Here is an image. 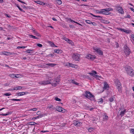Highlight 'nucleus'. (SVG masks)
I'll use <instances>...</instances> for the list:
<instances>
[{
    "mask_svg": "<svg viewBox=\"0 0 134 134\" xmlns=\"http://www.w3.org/2000/svg\"><path fill=\"white\" fill-rule=\"evenodd\" d=\"M85 96L87 98L90 99L91 101L94 100V96L89 91H86L85 92Z\"/></svg>",
    "mask_w": 134,
    "mask_h": 134,
    "instance_id": "1",
    "label": "nucleus"
},
{
    "mask_svg": "<svg viewBox=\"0 0 134 134\" xmlns=\"http://www.w3.org/2000/svg\"><path fill=\"white\" fill-rule=\"evenodd\" d=\"M124 51L126 56H128L131 52L129 48L126 45H125L124 47Z\"/></svg>",
    "mask_w": 134,
    "mask_h": 134,
    "instance_id": "2",
    "label": "nucleus"
},
{
    "mask_svg": "<svg viewBox=\"0 0 134 134\" xmlns=\"http://www.w3.org/2000/svg\"><path fill=\"white\" fill-rule=\"evenodd\" d=\"M88 74H90V75L93 76L94 77L96 78L97 80H99L98 78H101V76H99L97 75V73L96 71H93L92 72H89Z\"/></svg>",
    "mask_w": 134,
    "mask_h": 134,
    "instance_id": "3",
    "label": "nucleus"
},
{
    "mask_svg": "<svg viewBox=\"0 0 134 134\" xmlns=\"http://www.w3.org/2000/svg\"><path fill=\"white\" fill-rule=\"evenodd\" d=\"M115 83L119 91L120 92H122L121 84L119 82V80H116Z\"/></svg>",
    "mask_w": 134,
    "mask_h": 134,
    "instance_id": "4",
    "label": "nucleus"
},
{
    "mask_svg": "<svg viewBox=\"0 0 134 134\" xmlns=\"http://www.w3.org/2000/svg\"><path fill=\"white\" fill-rule=\"evenodd\" d=\"M72 58L75 61H79L80 59V55L77 53L73 54L72 56Z\"/></svg>",
    "mask_w": 134,
    "mask_h": 134,
    "instance_id": "5",
    "label": "nucleus"
},
{
    "mask_svg": "<svg viewBox=\"0 0 134 134\" xmlns=\"http://www.w3.org/2000/svg\"><path fill=\"white\" fill-rule=\"evenodd\" d=\"M94 50L99 55H103V52L99 48H94Z\"/></svg>",
    "mask_w": 134,
    "mask_h": 134,
    "instance_id": "6",
    "label": "nucleus"
},
{
    "mask_svg": "<svg viewBox=\"0 0 134 134\" xmlns=\"http://www.w3.org/2000/svg\"><path fill=\"white\" fill-rule=\"evenodd\" d=\"M59 82V80L54 79L53 81L52 80H51L50 81V84H51L52 86H56Z\"/></svg>",
    "mask_w": 134,
    "mask_h": 134,
    "instance_id": "7",
    "label": "nucleus"
},
{
    "mask_svg": "<svg viewBox=\"0 0 134 134\" xmlns=\"http://www.w3.org/2000/svg\"><path fill=\"white\" fill-rule=\"evenodd\" d=\"M113 10V9L111 8H106L101 9V14H105L106 11H109Z\"/></svg>",
    "mask_w": 134,
    "mask_h": 134,
    "instance_id": "8",
    "label": "nucleus"
},
{
    "mask_svg": "<svg viewBox=\"0 0 134 134\" xmlns=\"http://www.w3.org/2000/svg\"><path fill=\"white\" fill-rule=\"evenodd\" d=\"M116 9L119 12L122 14H124V12L121 7H120L119 6H117L116 7Z\"/></svg>",
    "mask_w": 134,
    "mask_h": 134,
    "instance_id": "9",
    "label": "nucleus"
},
{
    "mask_svg": "<svg viewBox=\"0 0 134 134\" xmlns=\"http://www.w3.org/2000/svg\"><path fill=\"white\" fill-rule=\"evenodd\" d=\"M57 110L58 111L64 113L65 112V110L63 108L59 106H58L56 108Z\"/></svg>",
    "mask_w": 134,
    "mask_h": 134,
    "instance_id": "10",
    "label": "nucleus"
},
{
    "mask_svg": "<svg viewBox=\"0 0 134 134\" xmlns=\"http://www.w3.org/2000/svg\"><path fill=\"white\" fill-rule=\"evenodd\" d=\"M50 81L48 80L44 81H41L39 82V83L41 85H46L47 84H50Z\"/></svg>",
    "mask_w": 134,
    "mask_h": 134,
    "instance_id": "11",
    "label": "nucleus"
},
{
    "mask_svg": "<svg viewBox=\"0 0 134 134\" xmlns=\"http://www.w3.org/2000/svg\"><path fill=\"white\" fill-rule=\"evenodd\" d=\"M86 58L88 59H90L92 60H93L95 59V57L93 55L88 54L87 55Z\"/></svg>",
    "mask_w": 134,
    "mask_h": 134,
    "instance_id": "12",
    "label": "nucleus"
},
{
    "mask_svg": "<svg viewBox=\"0 0 134 134\" xmlns=\"http://www.w3.org/2000/svg\"><path fill=\"white\" fill-rule=\"evenodd\" d=\"M132 68L130 66H127L125 69V70L127 72V73H128L130 71L132 70Z\"/></svg>",
    "mask_w": 134,
    "mask_h": 134,
    "instance_id": "13",
    "label": "nucleus"
},
{
    "mask_svg": "<svg viewBox=\"0 0 134 134\" xmlns=\"http://www.w3.org/2000/svg\"><path fill=\"white\" fill-rule=\"evenodd\" d=\"M127 73L130 76L132 77L134 75V71L132 69V70L130 71Z\"/></svg>",
    "mask_w": 134,
    "mask_h": 134,
    "instance_id": "14",
    "label": "nucleus"
},
{
    "mask_svg": "<svg viewBox=\"0 0 134 134\" xmlns=\"http://www.w3.org/2000/svg\"><path fill=\"white\" fill-rule=\"evenodd\" d=\"M27 92H19L17 93L16 94L18 96H19L23 95H24L25 94H26V93H27Z\"/></svg>",
    "mask_w": 134,
    "mask_h": 134,
    "instance_id": "15",
    "label": "nucleus"
},
{
    "mask_svg": "<svg viewBox=\"0 0 134 134\" xmlns=\"http://www.w3.org/2000/svg\"><path fill=\"white\" fill-rule=\"evenodd\" d=\"M126 112V110L125 109L123 111H121L120 115L121 116V117H122V116H124V114Z\"/></svg>",
    "mask_w": 134,
    "mask_h": 134,
    "instance_id": "16",
    "label": "nucleus"
},
{
    "mask_svg": "<svg viewBox=\"0 0 134 134\" xmlns=\"http://www.w3.org/2000/svg\"><path fill=\"white\" fill-rule=\"evenodd\" d=\"M108 87V86L107 82H105L104 83V86L103 88L104 89H106Z\"/></svg>",
    "mask_w": 134,
    "mask_h": 134,
    "instance_id": "17",
    "label": "nucleus"
},
{
    "mask_svg": "<svg viewBox=\"0 0 134 134\" xmlns=\"http://www.w3.org/2000/svg\"><path fill=\"white\" fill-rule=\"evenodd\" d=\"M22 88V87L21 86H18L15 87L14 88L12 89V90H18L21 89Z\"/></svg>",
    "mask_w": 134,
    "mask_h": 134,
    "instance_id": "18",
    "label": "nucleus"
},
{
    "mask_svg": "<svg viewBox=\"0 0 134 134\" xmlns=\"http://www.w3.org/2000/svg\"><path fill=\"white\" fill-rule=\"evenodd\" d=\"M35 2L37 4H39L41 5H44L45 4V3L40 1H35Z\"/></svg>",
    "mask_w": 134,
    "mask_h": 134,
    "instance_id": "19",
    "label": "nucleus"
},
{
    "mask_svg": "<svg viewBox=\"0 0 134 134\" xmlns=\"http://www.w3.org/2000/svg\"><path fill=\"white\" fill-rule=\"evenodd\" d=\"M53 106L52 105H50L49 106H48L47 107V108H49V109H50V110H54L56 108L55 107H53Z\"/></svg>",
    "mask_w": 134,
    "mask_h": 134,
    "instance_id": "20",
    "label": "nucleus"
},
{
    "mask_svg": "<svg viewBox=\"0 0 134 134\" xmlns=\"http://www.w3.org/2000/svg\"><path fill=\"white\" fill-rule=\"evenodd\" d=\"M70 82H71L73 83L74 84L77 85H79V83L76 82V81L73 80H70Z\"/></svg>",
    "mask_w": 134,
    "mask_h": 134,
    "instance_id": "21",
    "label": "nucleus"
},
{
    "mask_svg": "<svg viewBox=\"0 0 134 134\" xmlns=\"http://www.w3.org/2000/svg\"><path fill=\"white\" fill-rule=\"evenodd\" d=\"M33 32L34 34V35H35L37 36L38 37H41L40 34L36 31L34 30Z\"/></svg>",
    "mask_w": 134,
    "mask_h": 134,
    "instance_id": "22",
    "label": "nucleus"
},
{
    "mask_svg": "<svg viewBox=\"0 0 134 134\" xmlns=\"http://www.w3.org/2000/svg\"><path fill=\"white\" fill-rule=\"evenodd\" d=\"M46 65L49 66L51 67H53L54 66H55L56 65V64H55L48 63L46 64Z\"/></svg>",
    "mask_w": 134,
    "mask_h": 134,
    "instance_id": "23",
    "label": "nucleus"
},
{
    "mask_svg": "<svg viewBox=\"0 0 134 134\" xmlns=\"http://www.w3.org/2000/svg\"><path fill=\"white\" fill-rule=\"evenodd\" d=\"M29 36L31 38H32L35 39H39L36 36L32 35H29Z\"/></svg>",
    "mask_w": 134,
    "mask_h": 134,
    "instance_id": "24",
    "label": "nucleus"
},
{
    "mask_svg": "<svg viewBox=\"0 0 134 134\" xmlns=\"http://www.w3.org/2000/svg\"><path fill=\"white\" fill-rule=\"evenodd\" d=\"M34 50L33 49L32 50H30V49H27L26 51V52L27 53H33V52H33Z\"/></svg>",
    "mask_w": 134,
    "mask_h": 134,
    "instance_id": "25",
    "label": "nucleus"
},
{
    "mask_svg": "<svg viewBox=\"0 0 134 134\" xmlns=\"http://www.w3.org/2000/svg\"><path fill=\"white\" fill-rule=\"evenodd\" d=\"M54 52L56 53H61L62 52V51L59 49H55L54 50Z\"/></svg>",
    "mask_w": 134,
    "mask_h": 134,
    "instance_id": "26",
    "label": "nucleus"
},
{
    "mask_svg": "<svg viewBox=\"0 0 134 134\" xmlns=\"http://www.w3.org/2000/svg\"><path fill=\"white\" fill-rule=\"evenodd\" d=\"M16 6L21 11L23 12H25V11L23 10L20 8V7L19 6L18 4H15Z\"/></svg>",
    "mask_w": 134,
    "mask_h": 134,
    "instance_id": "27",
    "label": "nucleus"
},
{
    "mask_svg": "<svg viewBox=\"0 0 134 134\" xmlns=\"http://www.w3.org/2000/svg\"><path fill=\"white\" fill-rule=\"evenodd\" d=\"M132 31L130 30H126L125 29L124 32H125L127 34H129Z\"/></svg>",
    "mask_w": 134,
    "mask_h": 134,
    "instance_id": "28",
    "label": "nucleus"
},
{
    "mask_svg": "<svg viewBox=\"0 0 134 134\" xmlns=\"http://www.w3.org/2000/svg\"><path fill=\"white\" fill-rule=\"evenodd\" d=\"M10 76L12 78L14 77L18 78V77H16V75L15 74H12L10 75Z\"/></svg>",
    "mask_w": 134,
    "mask_h": 134,
    "instance_id": "29",
    "label": "nucleus"
},
{
    "mask_svg": "<svg viewBox=\"0 0 134 134\" xmlns=\"http://www.w3.org/2000/svg\"><path fill=\"white\" fill-rule=\"evenodd\" d=\"M56 2L58 4L60 5L62 3V2L60 0H56Z\"/></svg>",
    "mask_w": 134,
    "mask_h": 134,
    "instance_id": "30",
    "label": "nucleus"
},
{
    "mask_svg": "<svg viewBox=\"0 0 134 134\" xmlns=\"http://www.w3.org/2000/svg\"><path fill=\"white\" fill-rule=\"evenodd\" d=\"M78 121L75 120L74 121V124L75 125V126H76L77 127H78Z\"/></svg>",
    "mask_w": 134,
    "mask_h": 134,
    "instance_id": "31",
    "label": "nucleus"
},
{
    "mask_svg": "<svg viewBox=\"0 0 134 134\" xmlns=\"http://www.w3.org/2000/svg\"><path fill=\"white\" fill-rule=\"evenodd\" d=\"M85 22L89 24H91V23H92V22L91 21L89 20H86Z\"/></svg>",
    "mask_w": 134,
    "mask_h": 134,
    "instance_id": "32",
    "label": "nucleus"
},
{
    "mask_svg": "<svg viewBox=\"0 0 134 134\" xmlns=\"http://www.w3.org/2000/svg\"><path fill=\"white\" fill-rule=\"evenodd\" d=\"M90 14L91 15H92V16H93L94 17H98V18H100L102 19V16H96V15H94L92 13H91Z\"/></svg>",
    "mask_w": 134,
    "mask_h": 134,
    "instance_id": "33",
    "label": "nucleus"
},
{
    "mask_svg": "<svg viewBox=\"0 0 134 134\" xmlns=\"http://www.w3.org/2000/svg\"><path fill=\"white\" fill-rule=\"evenodd\" d=\"M55 99L57 101H61V100L60 99L58 98L57 97H56L55 98Z\"/></svg>",
    "mask_w": 134,
    "mask_h": 134,
    "instance_id": "34",
    "label": "nucleus"
},
{
    "mask_svg": "<svg viewBox=\"0 0 134 134\" xmlns=\"http://www.w3.org/2000/svg\"><path fill=\"white\" fill-rule=\"evenodd\" d=\"M75 64H72L70 63L69 64V66L70 67H71L72 68H73V67L74 66Z\"/></svg>",
    "mask_w": 134,
    "mask_h": 134,
    "instance_id": "35",
    "label": "nucleus"
},
{
    "mask_svg": "<svg viewBox=\"0 0 134 134\" xmlns=\"http://www.w3.org/2000/svg\"><path fill=\"white\" fill-rule=\"evenodd\" d=\"M11 95V93H6L4 94V95L6 96H9Z\"/></svg>",
    "mask_w": 134,
    "mask_h": 134,
    "instance_id": "36",
    "label": "nucleus"
},
{
    "mask_svg": "<svg viewBox=\"0 0 134 134\" xmlns=\"http://www.w3.org/2000/svg\"><path fill=\"white\" fill-rule=\"evenodd\" d=\"M29 124L31 125H34L36 123L34 122H29Z\"/></svg>",
    "mask_w": 134,
    "mask_h": 134,
    "instance_id": "37",
    "label": "nucleus"
},
{
    "mask_svg": "<svg viewBox=\"0 0 134 134\" xmlns=\"http://www.w3.org/2000/svg\"><path fill=\"white\" fill-rule=\"evenodd\" d=\"M26 47V46L25 47L24 46H19L17 47V48L18 49L19 48H24Z\"/></svg>",
    "mask_w": 134,
    "mask_h": 134,
    "instance_id": "38",
    "label": "nucleus"
},
{
    "mask_svg": "<svg viewBox=\"0 0 134 134\" xmlns=\"http://www.w3.org/2000/svg\"><path fill=\"white\" fill-rule=\"evenodd\" d=\"M93 128L90 127L88 129V131L89 132H91V131H92Z\"/></svg>",
    "mask_w": 134,
    "mask_h": 134,
    "instance_id": "39",
    "label": "nucleus"
},
{
    "mask_svg": "<svg viewBox=\"0 0 134 134\" xmlns=\"http://www.w3.org/2000/svg\"><path fill=\"white\" fill-rule=\"evenodd\" d=\"M96 12L97 13H99V14H101V9L100 10V11H99L98 10H96Z\"/></svg>",
    "mask_w": 134,
    "mask_h": 134,
    "instance_id": "40",
    "label": "nucleus"
},
{
    "mask_svg": "<svg viewBox=\"0 0 134 134\" xmlns=\"http://www.w3.org/2000/svg\"><path fill=\"white\" fill-rule=\"evenodd\" d=\"M109 100L110 102H112L113 101L114 99L113 98V97H111L109 98Z\"/></svg>",
    "mask_w": 134,
    "mask_h": 134,
    "instance_id": "41",
    "label": "nucleus"
},
{
    "mask_svg": "<svg viewBox=\"0 0 134 134\" xmlns=\"http://www.w3.org/2000/svg\"><path fill=\"white\" fill-rule=\"evenodd\" d=\"M130 132L131 133L134 134V129H130Z\"/></svg>",
    "mask_w": 134,
    "mask_h": 134,
    "instance_id": "42",
    "label": "nucleus"
},
{
    "mask_svg": "<svg viewBox=\"0 0 134 134\" xmlns=\"http://www.w3.org/2000/svg\"><path fill=\"white\" fill-rule=\"evenodd\" d=\"M9 53H10L6 52H4V53H3L4 54L6 55H9Z\"/></svg>",
    "mask_w": 134,
    "mask_h": 134,
    "instance_id": "43",
    "label": "nucleus"
},
{
    "mask_svg": "<svg viewBox=\"0 0 134 134\" xmlns=\"http://www.w3.org/2000/svg\"><path fill=\"white\" fill-rule=\"evenodd\" d=\"M37 109L36 108H32L30 110H33V111H36Z\"/></svg>",
    "mask_w": 134,
    "mask_h": 134,
    "instance_id": "44",
    "label": "nucleus"
},
{
    "mask_svg": "<svg viewBox=\"0 0 134 134\" xmlns=\"http://www.w3.org/2000/svg\"><path fill=\"white\" fill-rule=\"evenodd\" d=\"M53 56H54L53 54H49L47 56L48 57H52Z\"/></svg>",
    "mask_w": 134,
    "mask_h": 134,
    "instance_id": "45",
    "label": "nucleus"
},
{
    "mask_svg": "<svg viewBox=\"0 0 134 134\" xmlns=\"http://www.w3.org/2000/svg\"><path fill=\"white\" fill-rule=\"evenodd\" d=\"M37 45L39 47H41L42 46V44H40V43H38V44H37Z\"/></svg>",
    "mask_w": 134,
    "mask_h": 134,
    "instance_id": "46",
    "label": "nucleus"
},
{
    "mask_svg": "<svg viewBox=\"0 0 134 134\" xmlns=\"http://www.w3.org/2000/svg\"><path fill=\"white\" fill-rule=\"evenodd\" d=\"M118 30H120V31H123L124 32V30H125L124 29H121V28H119V29H118Z\"/></svg>",
    "mask_w": 134,
    "mask_h": 134,
    "instance_id": "47",
    "label": "nucleus"
},
{
    "mask_svg": "<svg viewBox=\"0 0 134 134\" xmlns=\"http://www.w3.org/2000/svg\"><path fill=\"white\" fill-rule=\"evenodd\" d=\"M68 43L69 44H72V42L69 39V41H67Z\"/></svg>",
    "mask_w": 134,
    "mask_h": 134,
    "instance_id": "48",
    "label": "nucleus"
},
{
    "mask_svg": "<svg viewBox=\"0 0 134 134\" xmlns=\"http://www.w3.org/2000/svg\"><path fill=\"white\" fill-rule=\"evenodd\" d=\"M81 124L82 123L81 122L78 121V127L80 126Z\"/></svg>",
    "mask_w": 134,
    "mask_h": 134,
    "instance_id": "49",
    "label": "nucleus"
},
{
    "mask_svg": "<svg viewBox=\"0 0 134 134\" xmlns=\"http://www.w3.org/2000/svg\"><path fill=\"white\" fill-rule=\"evenodd\" d=\"M67 19H68V20L70 21L72 23L74 21L71 20V19L70 18H68Z\"/></svg>",
    "mask_w": 134,
    "mask_h": 134,
    "instance_id": "50",
    "label": "nucleus"
},
{
    "mask_svg": "<svg viewBox=\"0 0 134 134\" xmlns=\"http://www.w3.org/2000/svg\"><path fill=\"white\" fill-rule=\"evenodd\" d=\"M64 39L66 41H69V39L65 37L64 38Z\"/></svg>",
    "mask_w": 134,
    "mask_h": 134,
    "instance_id": "51",
    "label": "nucleus"
},
{
    "mask_svg": "<svg viewBox=\"0 0 134 134\" xmlns=\"http://www.w3.org/2000/svg\"><path fill=\"white\" fill-rule=\"evenodd\" d=\"M91 24H92L94 26H96V23L94 22H92L91 23Z\"/></svg>",
    "mask_w": 134,
    "mask_h": 134,
    "instance_id": "52",
    "label": "nucleus"
},
{
    "mask_svg": "<svg viewBox=\"0 0 134 134\" xmlns=\"http://www.w3.org/2000/svg\"><path fill=\"white\" fill-rule=\"evenodd\" d=\"M5 16L6 17H7L8 18H10L11 17V16H10V15H8L7 14H5Z\"/></svg>",
    "mask_w": 134,
    "mask_h": 134,
    "instance_id": "53",
    "label": "nucleus"
},
{
    "mask_svg": "<svg viewBox=\"0 0 134 134\" xmlns=\"http://www.w3.org/2000/svg\"><path fill=\"white\" fill-rule=\"evenodd\" d=\"M18 1H19V2H21V3H24V4H26V3L25 2H24L22 1L21 0H18Z\"/></svg>",
    "mask_w": 134,
    "mask_h": 134,
    "instance_id": "54",
    "label": "nucleus"
},
{
    "mask_svg": "<svg viewBox=\"0 0 134 134\" xmlns=\"http://www.w3.org/2000/svg\"><path fill=\"white\" fill-rule=\"evenodd\" d=\"M108 12V11H106L105 12V13H104L105 14V15H108V14H109V13Z\"/></svg>",
    "mask_w": 134,
    "mask_h": 134,
    "instance_id": "55",
    "label": "nucleus"
},
{
    "mask_svg": "<svg viewBox=\"0 0 134 134\" xmlns=\"http://www.w3.org/2000/svg\"><path fill=\"white\" fill-rule=\"evenodd\" d=\"M130 9L131 10L134 12V9L132 7H130Z\"/></svg>",
    "mask_w": 134,
    "mask_h": 134,
    "instance_id": "56",
    "label": "nucleus"
},
{
    "mask_svg": "<svg viewBox=\"0 0 134 134\" xmlns=\"http://www.w3.org/2000/svg\"><path fill=\"white\" fill-rule=\"evenodd\" d=\"M73 22L74 23H76V24H78L79 25H81V26H82V25L81 24H80L77 23V22H76L75 21H74Z\"/></svg>",
    "mask_w": 134,
    "mask_h": 134,
    "instance_id": "57",
    "label": "nucleus"
},
{
    "mask_svg": "<svg viewBox=\"0 0 134 134\" xmlns=\"http://www.w3.org/2000/svg\"><path fill=\"white\" fill-rule=\"evenodd\" d=\"M78 66L77 65H75V64L74 65V66L73 67L74 68H78Z\"/></svg>",
    "mask_w": 134,
    "mask_h": 134,
    "instance_id": "58",
    "label": "nucleus"
},
{
    "mask_svg": "<svg viewBox=\"0 0 134 134\" xmlns=\"http://www.w3.org/2000/svg\"><path fill=\"white\" fill-rule=\"evenodd\" d=\"M11 114L10 112H8V113H7V114H4V115H7Z\"/></svg>",
    "mask_w": 134,
    "mask_h": 134,
    "instance_id": "59",
    "label": "nucleus"
},
{
    "mask_svg": "<svg viewBox=\"0 0 134 134\" xmlns=\"http://www.w3.org/2000/svg\"><path fill=\"white\" fill-rule=\"evenodd\" d=\"M52 19L53 20H54V21H57V20L55 18H54V17L52 18Z\"/></svg>",
    "mask_w": 134,
    "mask_h": 134,
    "instance_id": "60",
    "label": "nucleus"
},
{
    "mask_svg": "<svg viewBox=\"0 0 134 134\" xmlns=\"http://www.w3.org/2000/svg\"><path fill=\"white\" fill-rule=\"evenodd\" d=\"M43 116V114L40 115L38 116V118H42Z\"/></svg>",
    "mask_w": 134,
    "mask_h": 134,
    "instance_id": "61",
    "label": "nucleus"
},
{
    "mask_svg": "<svg viewBox=\"0 0 134 134\" xmlns=\"http://www.w3.org/2000/svg\"><path fill=\"white\" fill-rule=\"evenodd\" d=\"M108 116L107 115H105V117L104 119H106V120H107L108 119Z\"/></svg>",
    "mask_w": 134,
    "mask_h": 134,
    "instance_id": "62",
    "label": "nucleus"
},
{
    "mask_svg": "<svg viewBox=\"0 0 134 134\" xmlns=\"http://www.w3.org/2000/svg\"><path fill=\"white\" fill-rule=\"evenodd\" d=\"M70 27L71 28H73L74 27V26L72 25H70Z\"/></svg>",
    "mask_w": 134,
    "mask_h": 134,
    "instance_id": "63",
    "label": "nucleus"
},
{
    "mask_svg": "<svg viewBox=\"0 0 134 134\" xmlns=\"http://www.w3.org/2000/svg\"><path fill=\"white\" fill-rule=\"evenodd\" d=\"M100 100V101H99V102H101V103H102L103 102V99H99Z\"/></svg>",
    "mask_w": 134,
    "mask_h": 134,
    "instance_id": "64",
    "label": "nucleus"
}]
</instances>
